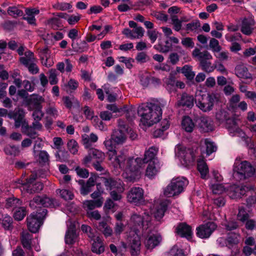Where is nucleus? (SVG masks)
Masks as SVG:
<instances>
[{"label":"nucleus","mask_w":256,"mask_h":256,"mask_svg":"<svg viewBox=\"0 0 256 256\" xmlns=\"http://www.w3.org/2000/svg\"><path fill=\"white\" fill-rule=\"evenodd\" d=\"M169 204V201L168 200L162 201L158 206H156L153 211V214L154 218L158 220H160L164 216V212L167 209Z\"/></svg>","instance_id":"4be33fe9"},{"label":"nucleus","mask_w":256,"mask_h":256,"mask_svg":"<svg viewBox=\"0 0 256 256\" xmlns=\"http://www.w3.org/2000/svg\"><path fill=\"white\" fill-rule=\"evenodd\" d=\"M201 143L202 144H204L203 146H204L206 148V153L207 156L210 155L216 150L217 147L216 145L210 139H204L202 140Z\"/></svg>","instance_id":"72a5a7b5"},{"label":"nucleus","mask_w":256,"mask_h":256,"mask_svg":"<svg viewBox=\"0 0 256 256\" xmlns=\"http://www.w3.org/2000/svg\"><path fill=\"white\" fill-rule=\"evenodd\" d=\"M78 86L79 83L78 81L71 78L66 83L64 84L62 86L64 90L67 92H74L78 88Z\"/></svg>","instance_id":"e433bc0d"},{"label":"nucleus","mask_w":256,"mask_h":256,"mask_svg":"<svg viewBox=\"0 0 256 256\" xmlns=\"http://www.w3.org/2000/svg\"><path fill=\"white\" fill-rule=\"evenodd\" d=\"M58 205V202L55 199L46 196H36L30 202V206L33 209L40 208L41 206L44 207H54Z\"/></svg>","instance_id":"1a4fd4ad"},{"label":"nucleus","mask_w":256,"mask_h":256,"mask_svg":"<svg viewBox=\"0 0 256 256\" xmlns=\"http://www.w3.org/2000/svg\"><path fill=\"white\" fill-rule=\"evenodd\" d=\"M253 22L251 20L245 18L243 20L241 28L242 32L246 35H250L252 32Z\"/></svg>","instance_id":"4c0bfd02"},{"label":"nucleus","mask_w":256,"mask_h":256,"mask_svg":"<svg viewBox=\"0 0 256 256\" xmlns=\"http://www.w3.org/2000/svg\"><path fill=\"white\" fill-rule=\"evenodd\" d=\"M209 46L213 52H220L221 50L218 41L214 38L210 40Z\"/></svg>","instance_id":"13d9d810"},{"label":"nucleus","mask_w":256,"mask_h":256,"mask_svg":"<svg viewBox=\"0 0 256 256\" xmlns=\"http://www.w3.org/2000/svg\"><path fill=\"white\" fill-rule=\"evenodd\" d=\"M90 154L92 156L93 159L102 160L104 158V154L98 150L91 149L90 150Z\"/></svg>","instance_id":"052dcab7"},{"label":"nucleus","mask_w":256,"mask_h":256,"mask_svg":"<svg viewBox=\"0 0 256 256\" xmlns=\"http://www.w3.org/2000/svg\"><path fill=\"white\" fill-rule=\"evenodd\" d=\"M46 212L47 210L43 208L39 212H33L27 218V226L30 231L33 233L38 232Z\"/></svg>","instance_id":"423d86ee"},{"label":"nucleus","mask_w":256,"mask_h":256,"mask_svg":"<svg viewBox=\"0 0 256 256\" xmlns=\"http://www.w3.org/2000/svg\"><path fill=\"white\" fill-rule=\"evenodd\" d=\"M56 192L58 194H60L62 198L66 200H72L74 197L72 192L67 190H57Z\"/></svg>","instance_id":"3c124183"},{"label":"nucleus","mask_w":256,"mask_h":256,"mask_svg":"<svg viewBox=\"0 0 256 256\" xmlns=\"http://www.w3.org/2000/svg\"><path fill=\"white\" fill-rule=\"evenodd\" d=\"M197 122L200 130L208 132L213 130L212 121L207 116H201L197 120Z\"/></svg>","instance_id":"5701e85b"},{"label":"nucleus","mask_w":256,"mask_h":256,"mask_svg":"<svg viewBox=\"0 0 256 256\" xmlns=\"http://www.w3.org/2000/svg\"><path fill=\"white\" fill-rule=\"evenodd\" d=\"M194 98L192 96L184 93L181 96L180 100L178 102L177 105L178 106H186L191 108L194 106Z\"/></svg>","instance_id":"bb28decb"},{"label":"nucleus","mask_w":256,"mask_h":256,"mask_svg":"<svg viewBox=\"0 0 256 256\" xmlns=\"http://www.w3.org/2000/svg\"><path fill=\"white\" fill-rule=\"evenodd\" d=\"M103 203V200L99 198L94 200H86L84 202V207L90 211H92L95 208L100 207Z\"/></svg>","instance_id":"f704fd0d"},{"label":"nucleus","mask_w":256,"mask_h":256,"mask_svg":"<svg viewBox=\"0 0 256 256\" xmlns=\"http://www.w3.org/2000/svg\"><path fill=\"white\" fill-rule=\"evenodd\" d=\"M151 216L149 212L145 210H142L138 212H134L130 216V224L134 229L142 228L147 230L151 225Z\"/></svg>","instance_id":"7ed1b4c3"},{"label":"nucleus","mask_w":256,"mask_h":256,"mask_svg":"<svg viewBox=\"0 0 256 256\" xmlns=\"http://www.w3.org/2000/svg\"><path fill=\"white\" fill-rule=\"evenodd\" d=\"M225 127L232 136L244 138L245 136L244 132L238 128L236 120L233 118H228L225 124Z\"/></svg>","instance_id":"ddd939ff"},{"label":"nucleus","mask_w":256,"mask_h":256,"mask_svg":"<svg viewBox=\"0 0 256 256\" xmlns=\"http://www.w3.org/2000/svg\"><path fill=\"white\" fill-rule=\"evenodd\" d=\"M216 228V225L213 222H208L197 227L196 234L201 238H208Z\"/></svg>","instance_id":"9b49d317"},{"label":"nucleus","mask_w":256,"mask_h":256,"mask_svg":"<svg viewBox=\"0 0 256 256\" xmlns=\"http://www.w3.org/2000/svg\"><path fill=\"white\" fill-rule=\"evenodd\" d=\"M175 154L186 166L192 164L194 161L195 156L194 152L189 148L186 149L182 144H178L176 146Z\"/></svg>","instance_id":"0eeeda50"},{"label":"nucleus","mask_w":256,"mask_h":256,"mask_svg":"<svg viewBox=\"0 0 256 256\" xmlns=\"http://www.w3.org/2000/svg\"><path fill=\"white\" fill-rule=\"evenodd\" d=\"M216 99L214 94L202 95L201 98L196 100V106L202 112H208L212 110Z\"/></svg>","instance_id":"6e6552de"},{"label":"nucleus","mask_w":256,"mask_h":256,"mask_svg":"<svg viewBox=\"0 0 256 256\" xmlns=\"http://www.w3.org/2000/svg\"><path fill=\"white\" fill-rule=\"evenodd\" d=\"M128 200L135 204L144 202V190L140 187H134L130 189L127 195Z\"/></svg>","instance_id":"f8f14e48"},{"label":"nucleus","mask_w":256,"mask_h":256,"mask_svg":"<svg viewBox=\"0 0 256 256\" xmlns=\"http://www.w3.org/2000/svg\"><path fill=\"white\" fill-rule=\"evenodd\" d=\"M44 102V98L36 94H32L26 100V104L29 110L36 108H42V103Z\"/></svg>","instance_id":"dca6fc26"},{"label":"nucleus","mask_w":256,"mask_h":256,"mask_svg":"<svg viewBox=\"0 0 256 256\" xmlns=\"http://www.w3.org/2000/svg\"><path fill=\"white\" fill-rule=\"evenodd\" d=\"M255 173V168L248 161L240 162L236 158L234 166V176L238 179L244 180L248 177L253 176Z\"/></svg>","instance_id":"20e7f679"},{"label":"nucleus","mask_w":256,"mask_h":256,"mask_svg":"<svg viewBox=\"0 0 256 256\" xmlns=\"http://www.w3.org/2000/svg\"><path fill=\"white\" fill-rule=\"evenodd\" d=\"M112 165L115 168H120L126 172L131 180L138 179L142 172L144 165L142 158H134L133 156H128L126 153L120 152V156L115 160Z\"/></svg>","instance_id":"f257e3e1"},{"label":"nucleus","mask_w":256,"mask_h":256,"mask_svg":"<svg viewBox=\"0 0 256 256\" xmlns=\"http://www.w3.org/2000/svg\"><path fill=\"white\" fill-rule=\"evenodd\" d=\"M55 156L57 161L60 162H66L69 158V154L65 150L60 149L55 153Z\"/></svg>","instance_id":"49530a36"},{"label":"nucleus","mask_w":256,"mask_h":256,"mask_svg":"<svg viewBox=\"0 0 256 256\" xmlns=\"http://www.w3.org/2000/svg\"><path fill=\"white\" fill-rule=\"evenodd\" d=\"M37 178L36 174H32L30 177L26 180V182L22 183V190H25L28 193L34 194L39 192L43 189V184L40 182L34 183Z\"/></svg>","instance_id":"9d476101"},{"label":"nucleus","mask_w":256,"mask_h":256,"mask_svg":"<svg viewBox=\"0 0 256 256\" xmlns=\"http://www.w3.org/2000/svg\"><path fill=\"white\" fill-rule=\"evenodd\" d=\"M188 184V181L184 178H174L164 190V194L168 197L178 195L184 191Z\"/></svg>","instance_id":"39448f33"},{"label":"nucleus","mask_w":256,"mask_h":256,"mask_svg":"<svg viewBox=\"0 0 256 256\" xmlns=\"http://www.w3.org/2000/svg\"><path fill=\"white\" fill-rule=\"evenodd\" d=\"M228 194L232 198H240L246 192L245 188L236 185L231 186L228 190Z\"/></svg>","instance_id":"b1692460"},{"label":"nucleus","mask_w":256,"mask_h":256,"mask_svg":"<svg viewBox=\"0 0 256 256\" xmlns=\"http://www.w3.org/2000/svg\"><path fill=\"white\" fill-rule=\"evenodd\" d=\"M98 140V136L92 133L90 136L84 134L82 136V141L84 145L86 148L92 146V143L96 142Z\"/></svg>","instance_id":"c9c22d12"},{"label":"nucleus","mask_w":256,"mask_h":256,"mask_svg":"<svg viewBox=\"0 0 256 256\" xmlns=\"http://www.w3.org/2000/svg\"><path fill=\"white\" fill-rule=\"evenodd\" d=\"M104 144L108 150L107 153L108 160L112 164L114 162L112 160L114 158L116 160L118 158V156H120V152L118 153L115 150L114 145L116 144H114L113 140H112V136L110 138L106 140L104 142Z\"/></svg>","instance_id":"a211bd4d"},{"label":"nucleus","mask_w":256,"mask_h":256,"mask_svg":"<svg viewBox=\"0 0 256 256\" xmlns=\"http://www.w3.org/2000/svg\"><path fill=\"white\" fill-rule=\"evenodd\" d=\"M210 188L214 194H220L226 190V188L222 184H212Z\"/></svg>","instance_id":"a18cd8bd"},{"label":"nucleus","mask_w":256,"mask_h":256,"mask_svg":"<svg viewBox=\"0 0 256 256\" xmlns=\"http://www.w3.org/2000/svg\"><path fill=\"white\" fill-rule=\"evenodd\" d=\"M132 39H138L144 36V30L142 26H138L132 30Z\"/></svg>","instance_id":"bf43d9fd"},{"label":"nucleus","mask_w":256,"mask_h":256,"mask_svg":"<svg viewBox=\"0 0 256 256\" xmlns=\"http://www.w3.org/2000/svg\"><path fill=\"white\" fill-rule=\"evenodd\" d=\"M25 12L26 16L23 17V19L26 20L30 24L36 25V20L35 15L40 13L39 10L35 8H26Z\"/></svg>","instance_id":"cd10ccee"},{"label":"nucleus","mask_w":256,"mask_h":256,"mask_svg":"<svg viewBox=\"0 0 256 256\" xmlns=\"http://www.w3.org/2000/svg\"><path fill=\"white\" fill-rule=\"evenodd\" d=\"M24 111L20 108L14 111H10L8 114V117L10 119H14V126L16 128L26 124L24 122Z\"/></svg>","instance_id":"6ab92c4d"},{"label":"nucleus","mask_w":256,"mask_h":256,"mask_svg":"<svg viewBox=\"0 0 256 256\" xmlns=\"http://www.w3.org/2000/svg\"><path fill=\"white\" fill-rule=\"evenodd\" d=\"M20 62L24 65H28L32 62H34V54L30 50H27L24 52V56L20 58Z\"/></svg>","instance_id":"a19ab883"},{"label":"nucleus","mask_w":256,"mask_h":256,"mask_svg":"<svg viewBox=\"0 0 256 256\" xmlns=\"http://www.w3.org/2000/svg\"><path fill=\"white\" fill-rule=\"evenodd\" d=\"M216 119L222 124L223 122H226V120L228 118H230L228 116V113L226 111L222 110L218 112L216 115Z\"/></svg>","instance_id":"de8ad7c7"},{"label":"nucleus","mask_w":256,"mask_h":256,"mask_svg":"<svg viewBox=\"0 0 256 256\" xmlns=\"http://www.w3.org/2000/svg\"><path fill=\"white\" fill-rule=\"evenodd\" d=\"M67 226L68 230L65 235V242L66 244H72L76 241L78 235L76 232L74 222H68Z\"/></svg>","instance_id":"f3484780"},{"label":"nucleus","mask_w":256,"mask_h":256,"mask_svg":"<svg viewBox=\"0 0 256 256\" xmlns=\"http://www.w3.org/2000/svg\"><path fill=\"white\" fill-rule=\"evenodd\" d=\"M22 202L18 198H12L6 200V206L7 208H16L21 205Z\"/></svg>","instance_id":"864d4df0"},{"label":"nucleus","mask_w":256,"mask_h":256,"mask_svg":"<svg viewBox=\"0 0 256 256\" xmlns=\"http://www.w3.org/2000/svg\"><path fill=\"white\" fill-rule=\"evenodd\" d=\"M26 209L24 207H20L16 210L14 215V218L18 220H21L26 215Z\"/></svg>","instance_id":"680f3d73"},{"label":"nucleus","mask_w":256,"mask_h":256,"mask_svg":"<svg viewBox=\"0 0 256 256\" xmlns=\"http://www.w3.org/2000/svg\"><path fill=\"white\" fill-rule=\"evenodd\" d=\"M250 216L243 208H239L238 213V220L242 222H244L248 219Z\"/></svg>","instance_id":"e2e57ef3"},{"label":"nucleus","mask_w":256,"mask_h":256,"mask_svg":"<svg viewBox=\"0 0 256 256\" xmlns=\"http://www.w3.org/2000/svg\"><path fill=\"white\" fill-rule=\"evenodd\" d=\"M69 151L73 154H76L78 152V144L74 140H70L67 144Z\"/></svg>","instance_id":"4d7b16f0"},{"label":"nucleus","mask_w":256,"mask_h":256,"mask_svg":"<svg viewBox=\"0 0 256 256\" xmlns=\"http://www.w3.org/2000/svg\"><path fill=\"white\" fill-rule=\"evenodd\" d=\"M32 236L28 232H23L21 234V242L23 246L26 248H30Z\"/></svg>","instance_id":"58836bf2"},{"label":"nucleus","mask_w":256,"mask_h":256,"mask_svg":"<svg viewBox=\"0 0 256 256\" xmlns=\"http://www.w3.org/2000/svg\"><path fill=\"white\" fill-rule=\"evenodd\" d=\"M92 250L96 254H100L104 250V248L103 245L102 240L99 236H96V240H93Z\"/></svg>","instance_id":"473e14b6"},{"label":"nucleus","mask_w":256,"mask_h":256,"mask_svg":"<svg viewBox=\"0 0 256 256\" xmlns=\"http://www.w3.org/2000/svg\"><path fill=\"white\" fill-rule=\"evenodd\" d=\"M23 132L31 138L34 139L38 136L37 132L31 126H29L28 124H24L22 126Z\"/></svg>","instance_id":"37998d69"},{"label":"nucleus","mask_w":256,"mask_h":256,"mask_svg":"<svg viewBox=\"0 0 256 256\" xmlns=\"http://www.w3.org/2000/svg\"><path fill=\"white\" fill-rule=\"evenodd\" d=\"M182 128L187 132H192L194 127V124L189 116H185L182 123Z\"/></svg>","instance_id":"79ce46f5"},{"label":"nucleus","mask_w":256,"mask_h":256,"mask_svg":"<svg viewBox=\"0 0 256 256\" xmlns=\"http://www.w3.org/2000/svg\"><path fill=\"white\" fill-rule=\"evenodd\" d=\"M162 241V237L158 234L150 233L145 238L144 243L147 250H152L158 246Z\"/></svg>","instance_id":"4468645a"},{"label":"nucleus","mask_w":256,"mask_h":256,"mask_svg":"<svg viewBox=\"0 0 256 256\" xmlns=\"http://www.w3.org/2000/svg\"><path fill=\"white\" fill-rule=\"evenodd\" d=\"M56 68L61 73L70 72L73 68V65L69 59H65L64 62H59L56 65Z\"/></svg>","instance_id":"7c9ffc66"},{"label":"nucleus","mask_w":256,"mask_h":256,"mask_svg":"<svg viewBox=\"0 0 256 256\" xmlns=\"http://www.w3.org/2000/svg\"><path fill=\"white\" fill-rule=\"evenodd\" d=\"M192 55L194 58H196L200 62L211 60L212 58V56L206 50L200 52L198 48H194L192 52Z\"/></svg>","instance_id":"c85d7f7f"},{"label":"nucleus","mask_w":256,"mask_h":256,"mask_svg":"<svg viewBox=\"0 0 256 256\" xmlns=\"http://www.w3.org/2000/svg\"><path fill=\"white\" fill-rule=\"evenodd\" d=\"M102 180L107 190H115L118 192H122L124 190L122 182L120 180H117L112 178H102Z\"/></svg>","instance_id":"2eb2a0df"},{"label":"nucleus","mask_w":256,"mask_h":256,"mask_svg":"<svg viewBox=\"0 0 256 256\" xmlns=\"http://www.w3.org/2000/svg\"><path fill=\"white\" fill-rule=\"evenodd\" d=\"M158 152V149L154 146L150 147L148 150L145 152L144 157L142 158V162L144 164L152 160L154 158Z\"/></svg>","instance_id":"ea45409f"},{"label":"nucleus","mask_w":256,"mask_h":256,"mask_svg":"<svg viewBox=\"0 0 256 256\" xmlns=\"http://www.w3.org/2000/svg\"><path fill=\"white\" fill-rule=\"evenodd\" d=\"M136 60L138 62L144 63L150 60V58L146 52H140L137 54Z\"/></svg>","instance_id":"338daca9"},{"label":"nucleus","mask_w":256,"mask_h":256,"mask_svg":"<svg viewBox=\"0 0 256 256\" xmlns=\"http://www.w3.org/2000/svg\"><path fill=\"white\" fill-rule=\"evenodd\" d=\"M160 164L155 162H150L146 170V176L149 178L152 179L160 172Z\"/></svg>","instance_id":"393cba45"},{"label":"nucleus","mask_w":256,"mask_h":256,"mask_svg":"<svg viewBox=\"0 0 256 256\" xmlns=\"http://www.w3.org/2000/svg\"><path fill=\"white\" fill-rule=\"evenodd\" d=\"M99 227L106 237L110 236L112 234V228L108 226L106 222H100L99 224Z\"/></svg>","instance_id":"09e8293b"},{"label":"nucleus","mask_w":256,"mask_h":256,"mask_svg":"<svg viewBox=\"0 0 256 256\" xmlns=\"http://www.w3.org/2000/svg\"><path fill=\"white\" fill-rule=\"evenodd\" d=\"M112 137L116 144H122L126 140V133L120 130H114Z\"/></svg>","instance_id":"c756f323"},{"label":"nucleus","mask_w":256,"mask_h":256,"mask_svg":"<svg viewBox=\"0 0 256 256\" xmlns=\"http://www.w3.org/2000/svg\"><path fill=\"white\" fill-rule=\"evenodd\" d=\"M172 24L174 26V29L176 31H180L182 26V22H186L183 19L179 20L176 16L174 15L171 16Z\"/></svg>","instance_id":"603ef678"},{"label":"nucleus","mask_w":256,"mask_h":256,"mask_svg":"<svg viewBox=\"0 0 256 256\" xmlns=\"http://www.w3.org/2000/svg\"><path fill=\"white\" fill-rule=\"evenodd\" d=\"M235 74L240 78L244 79H252V74L249 72L248 68L244 64H239L235 68Z\"/></svg>","instance_id":"a878e982"},{"label":"nucleus","mask_w":256,"mask_h":256,"mask_svg":"<svg viewBox=\"0 0 256 256\" xmlns=\"http://www.w3.org/2000/svg\"><path fill=\"white\" fill-rule=\"evenodd\" d=\"M169 256H184V252L181 248H178L177 246H174L170 250Z\"/></svg>","instance_id":"774afa93"},{"label":"nucleus","mask_w":256,"mask_h":256,"mask_svg":"<svg viewBox=\"0 0 256 256\" xmlns=\"http://www.w3.org/2000/svg\"><path fill=\"white\" fill-rule=\"evenodd\" d=\"M129 246L131 248V252L132 256L138 255L140 250V237L137 234H135L132 237L129 239Z\"/></svg>","instance_id":"aec40b11"},{"label":"nucleus","mask_w":256,"mask_h":256,"mask_svg":"<svg viewBox=\"0 0 256 256\" xmlns=\"http://www.w3.org/2000/svg\"><path fill=\"white\" fill-rule=\"evenodd\" d=\"M137 111L141 117V122L146 126H152L158 122L162 118V108L156 104H142L138 107Z\"/></svg>","instance_id":"f03ea898"},{"label":"nucleus","mask_w":256,"mask_h":256,"mask_svg":"<svg viewBox=\"0 0 256 256\" xmlns=\"http://www.w3.org/2000/svg\"><path fill=\"white\" fill-rule=\"evenodd\" d=\"M197 168L200 174L201 178L203 179L208 178L207 174L208 173V168L206 162L202 159L198 160Z\"/></svg>","instance_id":"2f4dec72"},{"label":"nucleus","mask_w":256,"mask_h":256,"mask_svg":"<svg viewBox=\"0 0 256 256\" xmlns=\"http://www.w3.org/2000/svg\"><path fill=\"white\" fill-rule=\"evenodd\" d=\"M225 241L229 244H237L238 242V240L236 234L228 236L226 240H224L222 238H218L217 240V242L219 244H221Z\"/></svg>","instance_id":"6e6d98bb"},{"label":"nucleus","mask_w":256,"mask_h":256,"mask_svg":"<svg viewBox=\"0 0 256 256\" xmlns=\"http://www.w3.org/2000/svg\"><path fill=\"white\" fill-rule=\"evenodd\" d=\"M176 232L181 237L186 238L188 240H190L192 234L190 226L184 222L180 223L178 225Z\"/></svg>","instance_id":"412c9836"},{"label":"nucleus","mask_w":256,"mask_h":256,"mask_svg":"<svg viewBox=\"0 0 256 256\" xmlns=\"http://www.w3.org/2000/svg\"><path fill=\"white\" fill-rule=\"evenodd\" d=\"M12 222V218L8 214L2 216L0 218V224L5 230H10L11 228Z\"/></svg>","instance_id":"c03bdc74"},{"label":"nucleus","mask_w":256,"mask_h":256,"mask_svg":"<svg viewBox=\"0 0 256 256\" xmlns=\"http://www.w3.org/2000/svg\"><path fill=\"white\" fill-rule=\"evenodd\" d=\"M182 72L186 77L188 80H192L194 78L195 74L192 71V66L188 65L184 66L181 70Z\"/></svg>","instance_id":"8fccbe9b"},{"label":"nucleus","mask_w":256,"mask_h":256,"mask_svg":"<svg viewBox=\"0 0 256 256\" xmlns=\"http://www.w3.org/2000/svg\"><path fill=\"white\" fill-rule=\"evenodd\" d=\"M4 152L8 155L16 156L20 153L18 148L14 146H8L4 148Z\"/></svg>","instance_id":"5fc2aeb1"},{"label":"nucleus","mask_w":256,"mask_h":256,"mask_svg":"<svg viewBox=\"0 0 256 256\" xmlns=\"http://www.w3.org/2000/svg\"><path fill=\"white\" fill-rule=\"evenodd\" d=\"M57 76L58 74L56 70L51 69L50 70L49 80L51 85H54L58 83V79Z\"/></svg>","instance_id":"69168bd1"},{"label":"nucleus","mask_w":256,"mask_h":256,"mask_svg":"<svg viewBox=\"0 0 256 256\" xmlns=\"http://www.w3.org/2000/svg\"><path fill=\"white\" fill-rule=\"evenodd\" d=\"M53 7L60 10H66L72 8V6L68 2H58L53 6Z\"/></svg>","instance_id":"0e129e2a"}]
</instances>
